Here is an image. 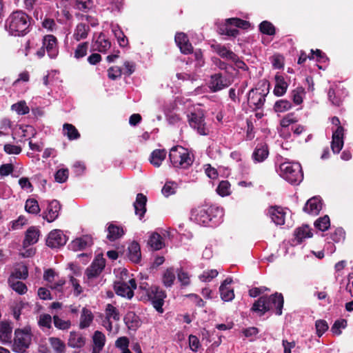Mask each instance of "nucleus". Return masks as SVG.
I'll return each instance as SVG.
<instances>
[{
	"instance_id": "1",
	"label": "nucleus",
	"mask_w": 353,
	"mask_h": 353,
	"mask_svg": "<svg viewBox=\"0 0 353 353\" xmlns=\"http://www.w3.org/2000/svg\"><path fill=\"white\" fill-rule=\"evenodd\" d=\"M30 17L21 10L12 12L5 22L6 30L10 35L22 37L29 32Z\"/></svg>"
},
{
	"instance_id": "2",
	"label": "nucleus",
	"mask_w": 353,
	"mask_h": 353,
	"mask_svg": "<svg viewBox=\"0 0 353 353\" xmlns=\"http://www.w3.org/2000/svg\"><path fill=\"white\" fill-rule=\"evenodd\" d=\"M283 296L280 293H275L269 296H261L254 302L252 307V310L259 314L260 316L263 315L265 312L274 310L276 315L282 314V309L283 307Z\"/></svg>"
},
{
	"instance_id": "3",
	"label": "nucleus",
	"mask_w": 353,
	"mask_h": 353,
	"mask_svg": "<svg viewBox=\"0 0 353 353\" xmlns=\"http://www.w3.org/2000/svg\"><path fill=\"white\" fill-rule=\"evenodd\" d=\"M277 172L283 179L293 185L299 184L303 179L301 165L296 162H283Z\"/></svg>"
},
{
	"instance_id": "4",
	"label": "nucleus",
	"mask_w": 353,
	"mask_h": 353,
	"mask_svg": "<svg viewBox=\"0 0 353 353\" xmlns=\"http://www.w3.org/2000/svg\"><path fill=\"white\" fill-rule=\"evenodd\" d=\"M170 160L175 168H187L193 163L188 150L182 146L172 148L169 154Z\"/></svg>"
},
{
	"instance_id": "5",
	"label": "nucleus",
	"mask_w": 353,
	"mask_h": 353,
	"mask_svg": "<svg viewBox=\"0 0 353 353\" xmlns=\"http://www.w3.org/2000/svg\"><path fill=\"white\" fill-rule=\"evenodd\" d=\"M214 211L222 212L218 208L208 205L199 206L192 210L190 219L199 225H208L212 221L211 214Z\"/></svg>"
},
{
	"instance_id": "6",
	"label": "nucleus",
	"mask_w": 353,
	"mask_h": 353,
	"mask_svg": "<svg viewBox=\"0 0 353 353\" xmlns=\"http://www.w3.org/2000/svg\"><path fill=\"white\" fill-rule=\"evenodd\" d=\"M32 334L30 327H26L23 329L15 330L13 344V350L21 353L29 347L32 341Z\"/></svg>"
},
{
	"instance_id": "7",
	"label": "nucleus",
	"mask_w": 353,
	"mask_h": 353,
	"mask_svg": "<svg viewBox=\"0 0 353 353\" xmlns=\"http://www.w3.org/2000/svg\"><path fill=\"white\" fill-rule=\"evenodd\" d=\"M188 123L192 128L200 135L205 136L209 134V128L205 122L204 114L202 110L191 112L188 115Z\"/></svg>"
},
{
	"instance_id": "8",
	"label": "nucleus",
	"mask_w": 353,
	"mask_h": 353,
	"mask_svg": "<svg viewBox=\"0 0 353 353\" xmlns=\"http://www.w3.org/2000/svg\"><path fill=\"white\" fill-rule=\"evenodd\" d=\"M147 296L156 310L161 314L163 313L165 292L158 286H152L147 290Z\"/></svg>"
},
{
	"instance_id": "9",
	"label": "nucleus",
	"mask_w": 353,
	"mask_h": 353,
	"mask_svg": "<svg viewBox=\"0 0 353 353\" xmlns=\"http://www.w3.org/2000/svg\"><path fill=\"white\" fill-rule=\"evenodd\" d=\"M249 23L246 21L238 19H228L225 24L220 28L221 33L228 36L236 37L239 34L237 28H247Z\"/></svg>"
},
{
	"instance_id": "10",
	"label": "nucleus",
	"mask_w": 353,
	"mask_h": 353,
	"mask_svg": "<svg viewBox=\"0 0 353 353\" xmlns=\"http://www.w3.org/2000/svg\"><path fill=\"white\" fill-rule=\"evenodd\" d=\"M268 92V90L260 88L252 89L249 92L248 97V103L250 107L254 110L262 108Z\"/></svg>"
},
{
	"instance_id": "11",
	"label": "nucleus",
	"mask_w": 353,
	"mask_h": 353,
	"mask_svg": "<svg viewBox=\"0 0 353 353\" xmlns=\"http://www.w3.org/2000/svg\"><path fill=\"white\" fill-rule=\"evenodd\" d=\"M137 284L134 279H129L128 283L117 281L114 282V288L117 295L131 299L134 296V290Z\"/></svg>"
},
{
	"instance_id": "12",
	"label": "nucleus",
	"mask_w": 353,
	"mask_h": 353,
	"mask_svg": "<svg viewBox=\"0 0 353 353\" xmlns=\"http://www.w3.org/2000/svg\"><path fill=\"white\" fill-rule=\"evenodd\" d=\"M230 84V79L223 76L221 73H216L211 75L208 87L211 91L215 92L228 88Z\"/></svg>"
},
{
	"instance_id": "13",
	"label": "nucleus",
	"mask_w": 353,
	"mask_h": 353,
	"mask_svg": "<svg viewBox=\"0 0 353 353\" xmlns=\"http://www.w3.org/2000/svg\"><path fill=\"white\" fill-rule=\"evenodd\" d=\"M68 241L66 236L61 230H52L46 239V245L51 248L63 246Z\"/></svg>"
},
{
	"instance_id": "14",
	"label": "nucleus",
	"mask_w": 353,
	"mask_h": 353,
	"mask_svg": "<svg viewBox=\"0 0 353 353\" xmlns=\"http://www.w3.org/2000/svg\"><path fill=\"white\" fill-rule=\"evenodd\" d=\"M105 265V259L101 256H97L85 270L88 279H92L97 277L104 269Z\"/></svg>"
},
{
	"instance_id": "15",
	"label": "nucleus",
	"mask_w": 353,
	"mask_h": 353,
	"mask_svg": "<svg viewBox=\"0 0 353 353\" xmlns=\"http://www.w3.org/2000/svg\"><path fill=\"white\" fill-rule=\"evenodd\" d=\"M105 319L103 321V326L109 331L112 329V320L118 321L120 319V314L117 307L112 304H108L105 310Z\"/></svg>"
},
{
	"instance_id": "16",
	"label": "nucleus",
	"mask_w": 353,
	"mask_h": 353,
	"mask_svg": "<svg viewBox=\"0 0 353 353\" xmlns=\"http://www.w3.org/2000/svg\"><path fill=\"white\" fill-rule=\"evenodd\" d=\"M61 210V205L57 200H52L48 203L46 210L43 213V218L48 222L51 223L55 221Z\"/></svg>"
},
{
	"instance_id": "17",
	"label": "nucleus",
	"mask_w": 353,
	"mask_h": 353,
	"mask_svg": "<svg viewBox=\"0 0 353 353\" xmlns=\"http://www.w3.org/2000/svg\"><path fill=\"white\" fill-rule=\"evenodd\" d=\"M344 128L339 126L332 133L331 148L334 153L339 154L344 144Z\"/></svg>"
},
{
	"instance_id": "18",
	"label": "nucleus",
	"mask_w": 353,
	"mask_h": 353,
	"mask_svg": "<svg viewBox=\"0 0 353 353\" xmlns=\"http://www.w3.org/2000/svg\"><path fill=\"white\" fill-rule=\"evenodd\" d=\"M43 47L45 48L48 56L51 59L57 57L59 53L57 41L53 35H46L43 39Z\"/></svg>"
},
{
	"instance_id": "19",
	"label": "nucleus",
	"mask_w": 353,
	"mask_h": 353,
	"mask_svg": "<svg viewBox=\"0 0 353 353\" xmlns=\"http://www.w3.org/2000/svg\"><path fill=\"white\" fill-rule=\"evenodd\" d=\"M40 236L39 230L34 227H30L25 234V238L23 241V248L26 249L28 247L35 244L39 241Z\"/></svg>"
},
{
	"instance_id": "20",
	"label": "nucleus",
	"mask_w": 353,
	"mask_h": 353,
	"mask_svg": "<svg viewBox=\"0 0 353 353\" xmlns=\"http://www.w3.org/2000/svg\"><path fill=\"white\" fill-rule=\"evenodd\" d=\"M322 209V201L318 196L310 199L305 203L303 211L311 215H317Z\"/></svg>"
},
{
	"instance_id": "21",
	"label": "nucleus",
	"mask_w": 353,
	"mask_h": 353,
	"mask_svg": "<svg viewBox=\"0 0 353 353\" xmlns=\"http://www.w3.org/2000/svg\"><path fill=\"white\" fill-rule=\"evenodd\" d=\"M232 282V278H227L222 282L219 287L221 298L223 301H231L234 298L233 289L228 287Z\"/></svg>"
},
{
	"instance_id": "22",
	"label": "nucleus",
	"mask_w": 353,
	"mask_h": 353,
	"mask_svg": "<svg viewBox=\"0 0 353 353\" xmlns=\"http://www.w3.org/2000/svg\"><path fill=\"white\" fill-rule=\"evenodd\" d=\"M175 42L180 50L183 54H190L192 52L193 48L189 42L188 38L185 34L178 32L175 35Z\"/></svg>"
},
{
	"instance_id": "23",
	"label": "nucleus",
	"mask_w": 353,
	"mask_h": 353,
	"mask_svg": "<svg viewBox=\"0 0 353 353\" xmlns=\"http://www.w3.org/2000/svg\"><path fill=\"white\" fill-rule=\"evenodd\" d=\"M92 244V239L89 235H84L73 240L70 246L74 251L82 250Z\"/></svg>"
},
{
	"instance_id": "24",
	"label": "nucleus",
	"mask_w": 353,
	"mask_h": 353,
	"mask_svg": "<svg viewBox=\"0 0 353 353\" xmlns=\"http://www.w3.org/2000/svg\"><path fill=\"white\" fill-rule=\"evenodd\" d=\"M146 202L147 197L145 195L141 193L137 194L136 201H134L133 205L134 208L135 214L139 216L140 219L143 217L146 212Z\"/></svg>"
},
{
	"instance_id": "25",
	"label": "nucleus",
	"mask_w": 353,
	"mask_h": 353,
	"mask_svg": "<svg viewBox=\"0 0 353 353\" xmlns=\"http://www.w3.org/2000/svg\"><path fill=\"white\" fill-rule=\"evenodd\" d=\"M269 215L272 221L277 225H282L285 223V212L280 207H271L269 210Z\"/></svg>"
},
{
	"instance_id": "26",
	"label": "nucleus",
	"mask_w": 353,
	"mask_h": 353,
	"mask_svg": "<svg viewBox=\"0 0 353 353\" xmlns=\"http://www.w3.org/2000/svg\"><path fill=\"white\" fill-rule=\"evenodd\" d=\"M92 353H100L105 343V336L100 331H95L92 336Z\"/></svg>"
},
{
	"instance_id": "27",
	"label": "nucleus",
	"mask_w": 353,
	"mask_h": 353,
	"mask_svg": "<svg viewBox=\"0 0 353 353\" xmlns=\"http://www.w3.org/2000/svg\"><path fill=\"white\" fill-rule=\"evenodd\" d=\"M12 327L10 323L3 321L0 323V341L3 343H10L12 341Z\"/></svg>"
},
{
	"instance_id": "28",
	"label": "nucleus",
	"mask_w": 353,
	"mask_h": 353,
	"mask_svg": "<svg viewBox=\"0 0 353 353\" xmlns=\"http://www.w3.org/2000/svg\"><path fill=\"white\" fill-rule=\"evenodd\" d=\"M269 151L266 144L259 143L254 149L252 158L255 162H262L268 157Z\"/></svg>"
},
{
	"instance_id": "29",
	"label": "nucleus",
	"mask_w": 353,
	"mask_h": 353,
	"mask_svg": "<svg viewBox=\"0 0 353 353\" xmlns=\"http://www.w3.org/2000/svg\"><path fill=\"white\" fill-rule=\"evenodd\" d=\"M93 320L94 315L92 311L87 307H83L81 313L79 328L85 329L88 327L92 323Z\"/></svg>"
},
{
	"instance_id": "30",
	"label": "nucleus",
	"mask_w": 353,
	"mask_h": 353,
	"mask_svg": "<svg viewBox=\"0 0 353 353\" xmlns=\"http://www.w3.org/2000/svg\"><path fill=\"white\" fill-rule=\"evenodd\" d=\"M110 41L103 33H101L98 36L93 45L94 49L101 52H105L108 49H110Z\"/></svg>"
},
{
	"instance_id": "31",
	"label": "nucleus",
	"mask_w": 353,
	"mask_h": 353,
	"mask_svg": "<svg viewBox=\"0 0 353 353\" xmlns=\"http://www.w3.org/2000/svg\"><path fill=\"white\" fill-rule=\"evenodd\" d=\"M288 84L282 75L275 76V86L274 93L277 97L283 96L287 91Z\"/></svg>"
},
{
	"instance_id": "32",
	"label": "nucleus",
	"mask_w": 353,
	"mask_h": 353,
	"mask_svg": "<svg viewBox=\"0 0 353 353\" xmlns=\"http://www.w3.org/2000/svg\"><path fill=\"white\" fill-rule=\"evenodd\" d=\"M312 236L310 228L307 225H303L297 228L294 232V241L296 244L301 243L303 239L310 238Z\"/></svg>"
},
{
	"instance_id": "33",
	"label": "nucleus",
	"mask_w": 353,
	"mask_h": 353,
	"mask_svg": "<svg viewBox=\"0 0 353 353\" xmlns=\"http://www.w3.org/2000/svg\"><path fill=\"white\" fill-rule=\"evenodd\" d=\"M90 30V29L88 25L80 23L76 26L74 30L73 37L77 41L85 39L87 38Z\"/></svg>"
},
{
	"instance_id": "34",
	"label": "nucleus",
	"mask_w": 353,
	"mask_h": 353,
	"mask_svg": "<svg viewBox=\"0 0 353 353\" xmlns=\"http://www.w3.org/2000/svg\"><path fill=\"white\" fill-rule=\"evenodd\" d=\"M107 231V238L111 241H114L121 238L124 234L123 230L121 227L113 223H110L108 225Z\"/></svg>"
},
{
	"instance_id": "35",
	"label": "nucleus",
	"mask_w": 353,
	"mask_h": 353,
	"mask_svg": "<svg viewBox=\"0 0 353 353\" xmlns=\"http://www.w3.org/2000/svg\"><path fill=\"white\" fill-rule=\"evenodd\" d=\"M141 248L137 242L133 241L128 247V258L134 263H139L141 260Z\"/></svg>"
},
{
	"instance_id": "36",
	"label": "nucleus",
	"mask_w": 353,
	"mask_h": 353,
	"mask_svg": "<svg viewBox=\"0 0 353 353\" xmlns=\"http://www.w3.org/2000/svg\"><path fill=\"white\" fill-rule=\"evenodd\" d=\"M212 47L214 48V51L222 58L230 61L236 59V54L230 50H228L225 46L217 44Z\"/></svg>"
},
{
	"instance_id": "37",
	"label": "nucleus",
	"mask_w": 353,
	"mask_h": 353,
	"mask_svg": "<svg viewBox=\"0 0 353 353\" xmlns=\"http://www.w3.org/2000/svg\"><path fill=\"white\" fill-rule=\"evenodd\" d=\"M8 282L9 286L19 294H24L28 291L27 286L25 283L21 281L15 280L13 277H9Z\"/></svg>"
},
{
	"instance_id": "38",
	"label": "nucleus",
	"mask_w": 353,
	"mask_h": 353,
	"mask_svg": "<svg viewBox=\"0 0 353 353\" xmlns=\"http://www.w3.org/2000/svg\"><path fill=\"white\" fill-rule=\"evenodd\" d=\"M166 152L164 150H155L150 156V161L155 167H159L165 159Z\"/></svg>"
},
{
	"instance_id": "39",
	"label": "nucleus",
	"mask_w": 353,
	"mask_h": 353,
	"mask_svg": "<svg viewBox=\"0 0 353 353\" xmlns=\"http://www.w3.org/2000/svg\"><path fill=\"white\" fill-rule=\"evenodd\" d=\"M112 32L114 37L117 39V41L121 47H125L128 44V39L123 34V31L117 25L112 26Z\"/></svg>"
},
{
	"instance_id": "40",
	"label": "nucleus",
	"mask_w": 353,
	"mask_h": 353,
	"mask_svg": "<svg viewBox=\"0 0 353 353\" xmlns=\"http://www.w3.org/2000/svg\"><path fill=\"white\" fill-rule=\"evenodd\" d=\"M63 134L67 136L68 139H77L80 137L77 128L72 124L65 123L63 128Z\"/></svg>"
},
{
	"instance_id": "41",
	"label": "nucleus",
	"mask_w": 353,
	"mask_h": 353,
	"mask_svg": "<svg viewBox=\"0 0 353 353\" xmlns=\"http://www.w3.org/2000/svg\"><path fill=\"white\" fill-rule=\"evenodd\" d=\"M49 343L55 353H65V345L60 339L50 337Z\"/></svg>"
},
{
	"instance_id": "42",
	"label": "nucleus",
	"mask_w": 353,
	"mask_h": 353,
	"mask_svg": "<svg viewBox=\"0 0 353 353\" xmlns=\"http://www.w3.org/2000/svg\"><path fill=\"white\" fill-rule=\"evenodd\" d=\"M148 244L153 250H159L163 246V239L160 234L153 233L149 239Z\"/></svg>"
},
{
	"instance_id": "43",
	"label": "nucleus",
	"mask_w": 353,
	"mask_h": 353,
	"mask_svg": "<svg viewBox=\"0 0 353 353\" xmlns=\"http://www.w3.org/2000/svg\"><path fill=\"white\" fill-rule=\"evenodd\" d=\"M175 279L176 276L174 270L172 268H168L163 274L162 281L163 285L168 288L172 285Z\"/></svg>"
},
{
	"instance_id": "44",
	"label": "nucleus",
	"mask_w": 353,
	"mask_h": 353,
	"mask_svg": "<svg viewBox=\"0 0 353 353\" xmlns=\"http://www.w3.org/2000/svg\"><path fill=\"white\" fill-rule=\"evenodd\" d=\"M68 343L72 347H81L85 344V339L79 334L70 333Z\"/></svg>"
},
{
	"instance_id": "45",
	"label": "nucleus",
	"mask_w": 353,
	"mask_h": 353,
	"mask_svg": "<svg viewBox=\"0 0 353 353\" xmlns=\"http://www.w3.org/2000/svg\"><path fill=\"white\" fill-rule=\"evenodd\" d=\"M26 212L33 214H37L40 212L38 202L34 199H28L25 205Z\"/></svg>"
},
{
	"instance_id": "46",
	"label": "nucleus",
	"mask_w": 353,
	"mask_h": 353,
	"mask_svg": "<svg viewBox=\"0 0 353 353\" xmlns=\"http://www.w3.org/2000/svg\"><path fill=\"white\" fill-rule=\"evenodd\" d=\"M11 110L19 115H24L29 112L30 109L25 101H20L11 106Z\"/></svg>"
},
{
	"instance_id": "47",
	"label": "nucleus",
	"mask_w": 353,
	"mask_h": 353,
	"mask_svg": "<svg viewBox=\"0 0 353 353\" xmlns=\"http://www.w3.org/2000/svg\"><path fill=\"white\" fill-rule=\"evenodd\" d=\"M38 325L41 329H50L52 327V317L48 314H41L38 316Z\"/></svg>"
},
{
	"instance_id": "48",
	"label": "nucleus",
	"mask_w": 353,
	"mask_h": 353,
	"mask_svg": "<svg viewBox=\"0 0 353 353\" xmlns=\"http://www.w3.org/2000/svg\"><path fill=\"white\" fill-rule=\"evenodd\" d=\"M53 322L55 327L59 330H66L71 326L70 321L63 320L57 314L53 316Z\"/></svg>"
},
{
	"instance_id": "49",
	"label": "nucleus",
	"mask_w": 353,
	"mask_h": 353,
	"mask_svg": "<svg viewBox=\"0 0 353 353\" xmlns=\"http://www.w3.org/2000/svg\"><path fill=\"white\" fill-rule=\"evenodd\" d=\"M314 226L321 231H326L330 226V218L327 215L319 218L314 222Z\"/></svg>"
},
{
	"instance_id": "50",
	"label": "nucleus",
	"mask_w": 353,
	"mask_h": 353,
	"mask_svg": "<svg viewBox=\"0 0 353 353\" xmlns=\"http://www.w3.org/2000/svg\"><path fill=\"white\" fill-rule=\"evenodd\" d=\"M177 188L178 185L176 183L168 181L163 187L161 192L165 196L168 197L169 196L176 193Z\"/></svg>"
},
{
	"instance_id": "51",
	"label": "nucleus",
	"mask_w": 353,
	"mask_h": 353,
	"mask_svg": "<svg viewBox=\"0 0 353 353\" xmlns=\"http://www.w3.org/2000/svg\"><path fill=\"white\" fill-rule=\"evenodd\" d=\"M88 42H83L79 43L74 52V57L77 59H79L81 58L84 57L88 52Z\"/></svg>"
},
{
	"instance_id": "52",
	"label": "nucleus",
	"mask_w": 353,
	"mask_h": 353,
	"mask_svg": "<svg viewBox=\"0 0 353 353\" xmlns=\"http://www.w3.org/2000/svg\"><path fill=\"white\" fill-rule=\"evenodd\" d=\"M28 276V268L25 265H21L16 268L14 272L10 275V277H13L17 279H26Z\"/></svg>"
},
{
	"instance_id": "53",
	"label": "nucleus",
	"mask_w": 353,
	"mask_h": 353,
	"mask_svg": "<svg viewBox=\"0 0 353 353\" xmlns=\"http://www.w3.org/2000/svg\"><path fill=\"white\" fill-rule=\"evenodd\" d=\"M292 104L289 101L281 99L275 103L274 109L276 112H283L290 110Z\"/></svg>"
},
{
	"instance_id": "54",
	"label": "nucleus",
	"mask_w": 353,
	"mask_h": 353,
	"mask_svg": "<svg viewBox=\"0 0 353 353\" xmlns=\"http://www.w3.org/2000/svg\"><path fill=\"white\" fill-rule=\"evenodd\" d=\"M216 192L221 196L230 195L231 192L230 183L228 181H221L216 188Z\"/></svg>"
},
{
	"instance_id": "55",
	"label": "nucleus",
	"mask_w": 353,
	"mask_h": 353,
	"mask_svg": "<svg viewBox=\"0 0 353 353\" xmlns=\"http://www.w3.org/2000/svg\"><path fill=\"white\" fill-rule=\"evenodd\" d=\"M259 30L262 33L268 35H274L275 34L274 26L272 23L267 21H264L260 23Z\"/></svg>"
},
{
	"instance_id": "56",
	"label": "nucleus",
	"mask_w": 353,
	"mask_h": 353,
	"mask_svg": "<svg viewBox=\"0 0 353 353\" xmlns=\"http://www.w3.org/2000/svg\"><path fill=\"white\" fill-rule=\"evenodd\" d=\"M305 95V90L301 87H298L292 92V98L296 105H299L303 102V97Z\"/></svg>"
},
{
	"instance_id": "57",
	"label": "nucleus",
	"mask_w": 353,
	"mask_h": 353,
	"mask_svg": "<svg viewBox=\"0 0 353 353\" xmlns=\"http://www.w3.org/2000/svg\"><path fill=\"white\" fill-rule=\"evenodd\" d=\"M124 321L130 329L135 330L138 327L139 321H137V316L133 312L128 313L125 317Z\"/></svg>"
},
{
	"instance_id": "58",
	"label": "nucleus",
	"mask_w": 353,
	"mask_h": 353,
	"mask_svg": "<svg viewBox=\"0 0 353 353\" xmlns=\"http://www.w3.org/2000/svg\"><path fill=\"white\" fill-rule=\"evenodd\" d=\"M69 282L73 288V294L75 296H79L83 292V288L81 286L79 280L73 276H69Z\"/></svg>"
},
{
	"instance_id": "59",
	"label": "nucleus",
	"mask_w": 353,
	"mask_h": 353,
	"mask_svg": "<svg viewBox=\"0 0 353 353\" xmlns=\"http://www.w3.org/2000/svg\"><path fill=\"white\" fill-rule=\"evenodd\" d=\"M219 272L216 270H210L204 271L200 276L199 279L203 282H210L214 278L216 277Z\"/></svg>"
},
{
	"instance_id": "60",
	"label": "nucleus",
	"mask_w": 353,
	"mask_h": 353,
	"mask_svg": "<svg viewBox=\"0 0 353 353\" xmlns=\"http://www.w3.org/2000/svg\"><path fill=\"white\" fill-rule=\"evenodd\" d=\"M347 326V321L345 319L336 321L332 325L331 330L335 335L341 334V329H344Z\"/></svg>"
},
{
	"instance_id": "61",
	"label": "nucleus",
	"mask_w": 353,
	"mask_h": 353,
	"mask_svg": "<svg viewBox=\"0 0 353 353\" xmlns=\"http://www.w3.org/2000/svg\"><path fill=\"white\" fill-rule=\"evenodd\" d=\"M298 119L294 117V114H288L285 116L281 121V125L283 129L288 128L291 124L297 122Z\"/></svg>"
},
{
	"instance_id": "62",
	"label": "nucleus",
	"mask_w": 353,
	"mask_h": 353,
	"mask_svg": "<svg viewBox=\"0 0 353 353\" xmlns=\"http://www.w3.org/2000/svg\"><path fill=\"white\" fill-rule=\"evenodd\" d=\"M107 4L108 5L107 7L108 10L113 11H119L122 4L123 0H105Z\"/></svg>"
},
{
	"instance_id": "63",
	"label": "nucleus",
	"mask_w": 353,
	"mask_h": 353,
	"mask_svg": "<svg viewBox=\"0 0 353 353\" xmlns=\"http://www.w3.org/2000/svg\"><path fill=\"white\" fill-rule=\"evenodd\" d=\"M55 181L58 183H64L68 178V169H60L54 175Z\"/></svg>"
},
{
	"instance_id": "64",
	"label": "nucleus",
	"mask_w": 353,
	"mask_h": 353,
	"mask_svg": "<svg viewBox=\"0 0 353 353\" xmlns=\"http://www.w3.org/2000/svg\"><path fill=\"white\" fill-rule=\"evenodd\" d=\"M316 333L319 336H321L324 332L328 329V325L325 321L318 320L315 323Z\"/></svg>"
}]
</instances>
